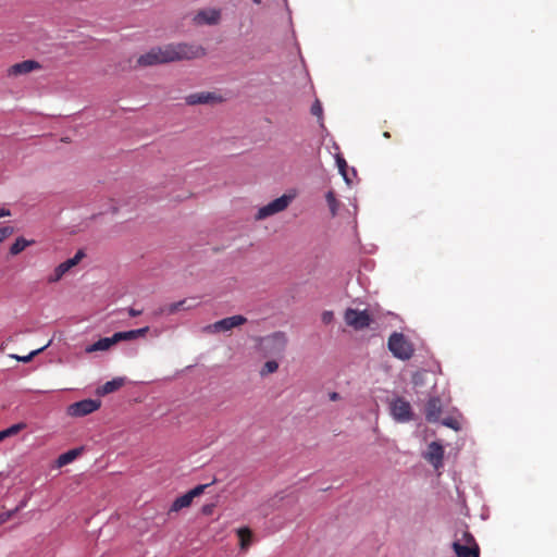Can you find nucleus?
Wrapping results in <instances>:
<instances>
[{"mask_svg":"<svg viewBox=\"0 0 557 557\" xmlns=\"http://www.w3.org/2000/svg\"><path fill=\"white\" fill-rule=\"evenodd\" d=\"M168 51V60L170 62L195 60L203 58L207 54V50L196 44L178 42L165 45Z\"/></svg>","mask_w":557,"mask_h":557,"instance_id":"obj_1","label":"nucleus"},{"mask_svg":"<svg viewBox=\"0 0 557 557\" xmlns=\"http://www.w3.org/2000/svg\"><path fill=\"white\" fill-rule=\"evenodd\" d=\"M387 347L393 356L400 360H409L414 354L413 345L403 333L394 332L388 337Z\"/></svg>","mask_w":557,"mask_h":557,"instance_id":"obj_2","label":"nucleus"},{"mask_svg":"<svg viewBox=\"0 0 557 557\" xmlns=\"http://www.w3.org/2000/svg\"><path fill=\"white\" fill-rule=\"evenodd\" d=\"M293 198H294V195H283L278 198L272 200L271 202L261 207L258 210V212L255 216L256 220H258V221L264 220L271 215H274L276 213L284 211L289 206Z\"/></svg>","mask_w":557,"mask_h":557,"instance_id":"obj_3","label":"nucleus"},{"mask_svg":"<svg viewBox=\"0 0 557 557\" xmlns=\"http://www.w3.org/2000/svg\"><path fill=\"white\" fill-rule=\"evenodd\" d=\"M261 348L265 355H281L287 344L284 333L275 332L267 337L260 338Z\"/></svg>","mask_w":557,"mask_h":557,"instance_id":"obj_4","label":"nucleus"},{"mask_svg":"<svg viewBox=\"0 0 557 557\" xmlns=\"http://www.w3.org/2000/svg\"><path fill=\"white\" fill-rule=\"evenodd\" d=\"M166 47H153L148 52L137 59V65L141 67L152 66L162 63H169Z\"/></svg>","mask_w":557,"mask_h":557,"instance_id":"obj_5","label":"nucleus"},{"mask_svg":"<svg viewBox=\"0 0 557 557\" xmlns=\"http://www.w3.org/2000/svg\"><path fill=\"white\" fill-rule=\"evenodd\" d=\"M344 320L347 325L355 330H363L370 326L372 319L367 310H357L348 308L344 313Z\"/></svg>","mask_w":557,"mask_h":557,"instance_id":"obj_6","label":"nucleus"},{"mask_svg":"<svg viewBox=\"0 0 557 557\" xmlns=\"http://www.w3.org/2000/svg\"><path fill=\"white\" fill-rule=\"evenodd\" d=\"M392 417L398 422H409L412 420V408L409 401L403 397H397L389 404Z\"/></svg>","mask_w":557,"mask_h":557,"instance_id":"obj_7","label":"nucleus"},{"mask_svg":"<svg viewBox=\"0 0 557 557\" xmlns=\"http://www.w3.org/2000/svg\"><path fill=\"white\" fill-rule=\"evenodd\" d=\"M100 406L101 403L98 399H83L81 401L71 404L67 407L66 412L71 417H84L95 412L100 408Z\"/></svg>","mask_w":557,"mask_h":557,"instance_id":"obj_8","label":"nucleus"},{"mask_svg":"<svg viewBox=\"0 0 557 557\" xmlns=\"http://www.w3.org/2000/svg\"><path fill=\"white\" fill-rule=\"evenodd\" d=\"M246 322L247 319L244 315L237 314L219 320L213 324L206 326L205 330L214 333L227 332L234 327L245 324Z\"/></svg>","mask_w":557,"mask_h":557,"instance_id":"obj_9","label":"nucleus"},{"mask_svg":"<svg viewBox=\"0 0 557 557\" xmlns=\"http://www.w3.org/2000/svg\"><path fill=\"white\" fill-rule=\"evenodd\" d=\"M208 484H200L188 491L186 494L177 497L170 507V512H177L183 508L189 507L195 497L200 496L205 490L208 487Z\"/></svg>","mask_w":557,"mask_h":557,"instance_id":"obj_10","label":"nucleus"},{"mask_svg":"<svg viewBox=\"0 0 557 557\" xmlns=\"http://www.w3.org/2000/svg\"><path fill=\"white\" fill-rule=\"evenodd\" d=\"M222 101L223 98L221 96L211 91L194 92L185 97V102L188 106L213 104Z\"/></svg>","mask_w":557,"mask_h":557,"instance_id":"obj_11","label":"nucleus"},{"mask_svg":"<svg viewBox=\"0 0 557 557\" xmlns=\"http://www.w3.org/2000/svg\"><path fill=\"white\" fill-rule=\"evenodd\" d=\"M193 21L196 25H218L221 21V10L214 8L199 10Z\"/></svg>","mask_w":557,"mask_h":557,"instance_id":"obj_12","label":"nucleus"},{"mask_svg":"<svg viewBox=\"0 0 557 557\" xmlns=\"http://www.w3.org/2000/svg\"><path fill=\"white\" fill-rule=\"evenodd\" d=\"M199 305L196 298H189V299H183L176 302H172L170 305H166L162 308H160L158 311L154 312L156 315L161 314H174L181 310H191L196 308Z\"/></svg>","mask_w":557,"mask_h":557,"instance_id":"obj_13","label":"nucleus"},{"mask_svg":"<svg viewBox=\"0 0 557 557\" xmlns=\"http://www.w3.org/2000/svg\"><path fill=\"white\" fill-rule=\"evenodd\" d=\"M424 459L435 469H440L443 466L444 447L438 442L430 443Z\"/></svg>","mask_w":557,"mask_h":557,"instance_id":"obj_14","label":"nucleus"},{"mask_svg":"<svg viewBox=\"0 0 557 557\" xmlns=\"http://www.w3.org/2000/svg\"><path fill=\"white\" fill-rule=\"evenodd\" d=\"M442 413V400L438 397H431L425 406V419L429 422H436Z\"/></svg>","mask_w":557,"mask_h":557,"instance_id":"obj_15","label":"nucleus"},{"mask_svg":"<svg viewBox=\"0 0 557 557\" xmlns=\"http://www.w3.org/2000/svg\"><path fill=\"white\" fill-rule=\"evenodd\" d=\"M40 69H41V65L39 62L34 61V60H25L23 62L12 65L8 72H9V75L16 76V75H22V74H27L32 71L40 70Z\"/></svg>","mask_w":557,"mask_h":557,"instance_id":"obj_16","label":"nucleus"},{"mask_svg":"<svg viewBox=\"0 0 557 557\" xmlns=\"http://www.w3.org/2000/svg\"><path fill=\"white\" fill-rule=\"evenodd\" d=\"M451 547L456 557H480V547L478 544L463 545L459 542H453Z\"/></svg>","mask_w":557,"mask_h":557,"instance_id":"obj_17","label":"nucleus"},{"mask_svg":"<svg viewBox=\"0 0 557 557\" xmlns=\"http://www.w3.org/2000/svg\"><path fill=\"white\" fill-rule=\"evenodd\" d=\"M148 331H149V327L145 326V327H141L138 330H132V331H126V332H116L113 334V337H114V341L116 344L121 341H133L138 337L145 336L148 333Z\"/></svg>","mask_w":557,"mask_h":557,"instance_id":"obj_18","label":"nucleus"},{"mask_svg":"<svg viewBox=\"0 0 557 557\" xmlns=\"http://www.w3.org/2000/svg\"><path fill=\"white\" fill-rule=\"evenodd\" d=\"M236 534L239 539V548L243 552H247L252 544L253 533L250 528L243 527L236 530Z\"/></svg>","mask_w":557,"mask_h":557,"instance_id":"obj_19","label":"nucleus"},{"mask_svg":"<svg viewBox=\"0 0 557 557\" xmlns=\"http://www.w3.org/2000/svg\"><path fill=\"white\" fill-rule=\"evenodd\" d=\"M113 345H115V341H114L113 336L112 337H103V338H100L99 341H97L96 343L87 346L85 351L87 354H91V352H95V351L108 350Z\"/></svg>","mask_w":557,"mask_h":557,"instance_id":"obj_20","label":"nucleus"},{"mask_svg":"<svg viewBox=\"0 0 557 557\" xmlns=\"http://www.w3.org/2000/svg\"><path fill=\"white\" fill-rule=\"evenodd\" d=\"M125 384L124 377H114L111 381L106 382L99 389L98 394L108 395L120 389Z\"/></svg>","mask_w":557,"mask_h":557,"instance_id":"obj_21","label":"nucleus"},{"mask_svg":"<svg viewBox=\"0 0 557 557\" xmlns=\"http://www.w3.org/2000/svg\"><path fill=\"white\" fill-rule=\"evenodd\" d=\"M454 542H459L463 545L478 544L474 536L466 528L456 531Z\"/></svg>","mask_w":557,"mask_h":557,"instance_id":"obj_22","label":"nucleus"},{"mask_svg":"<svg viewBox=\"0 0 557 557\" xmlns=\"http://www.w3.org/2000/svg\"><path fill=\"white\" fill-rule=\"evenodd\" d=\"M79 454H81V449H78V448L71 449V450L59 456L58 465L60 467L66 466V465L71 463L72 461H74Z\"/></svg>","mask_w":557,"mask_h":557,"instance_id":"obj_23","label":"nucleus"},{"mask_svg":"<svg viewBox=\"0 0 557 557\" xmlns=\"http://www.w3.org/2000/svg\"><path fill=\"white\" fill-rule=\"evenodd\" d=\"M33 242L26 240L23 237H18L10 247L11 255L15 256L21 253L26 247L32 245Z\"/></svg>","mask_w":557,"mask_h":557,"instance_id":"obj_24","label":"nucleus"},{"mask_svg":"<svg viewBox=\"0 0 557 557\" xmlns=\"http://www.w3.org/2000/svg\"><path fill=\"white\" fill-rule=\"evenodd\" d=\"M85 253L84 251L81 249L78 250L75 256L73 258H70L67 259L66 261L62 262V267L64 268V270L66 271V273L72 269L74 268L75 265H77L79 263V261L84 258Z\"/></svg>","mask_w":557,"mask_h":557,"instance_id":"obj_25","label":"nucleus"},{"mask_svg":"<svg viewBox=\"0 0 557 557\" xmlns=\"http://www.w3.org/2000/svg\"><path fill=\"white\" fill-rule=\"evenodd\" d=\"M85 253L84 251L81 249L78 250L75 256L73 258H70L67 259L66 261L62 262V267L64 268V270L66 271V273L72 269L74 268L75 265H77L79 263V261L84 258Z\"/></svg>","mask_w":557,"mask_h":557,"instance_id":"obj_26","label":"nucleus"},{"mask_svg":"<svg viewBox=\"0 0 557 557\" xmlns=\"http://www.w3.org/2000/svg\"><path fill=\"white\" fill-rule=\"evenodd\" d=\"M50 343H48L47 345L36 349V350H33L30 354H28L27 356H17V355H10L11 358L17 360V361H22V362H29L35 356H37L38 354H40L41 351H44L48 346H49Z\"/></svg>","mask_w":557,"mask_h":557,"instance_id":"obj_27","label":"nucleus"},{"mask_svg":"<svg viewBox=\"0 0 557 557\" xmlns=\"http://www.w3.org/2000/svg\"><path fill=\"white\" fill-rule=\"evenodd\" d=\"M325 199H326L327 206L332 212V215H335L337 212V208H338V201L336 199L334 191H332V190L327 191V194L325 195Z\"/></svg>","mask_w":557,"mask_h":557,"instance_id":"obj_28","label":"nucleus"},{"mask_svg":"<svg viewBox=\"0 0 557 557\" xmlns=\"http://www.w3.org/2000/svg\"><path fill=\"white\" fill-rule=\"evenodd\" d=\"M277 369H278V363L274 360H269L263 364V367L260 371V374H261V376H265L268 374L276 372Z\"/></svg>","mask_w":557,"mask_h":557,"instance_id":"obj_29","label":"nucleus"},{"mask_svg":"<svg viewBox=\"0 0 557 557\" xmlns=\"http://www.w3.org/2000/svg\"><path fill=\"white\" fill-rule=\"evenodd\" d=\"M66 273V271L64 270V268L62 267V264L60 263L55 269H54V272L51 276H49L48 278V282L49 283H55L58 281H60L64 274Z\"/></svg>","mask_w":557,"mask_h":557,"instance_id":"obj_30","label":"nucleus"},{"mask_svg":"<svg viewBox=\"0 0 557 557\" xmlns=\"http://www.w3.org/2000/svg\"><path fill=\"white\" fill-rule=\"evenodd\" d=\"M337 166H338V170H339L341 174L343 175L344 180H345L348 184H350V178H349V177H348V175H347V163H346V161H345L343 158H341V157H338V158H337Z\"/></svg>","mask_w":557,"mask_h":557,"instance_id":"obj_31","label":"nucleus"},{"mask_svg":"<svg viewBox=\"0 0 557 557\" xmlns=\"http://www.w3.org/2000/svg\"><path fill=\"white\" fill-rule=\"evenodd\" d=\"M13 233L14 228L12 226L0 227V243H2L5 238L11 236Z\"/></svg>","mask_w":557,"mask_h":557,"instance_id":"obj_32","label":"nucleus"},{"mask_svg":"<svg viewBox=\"0 0 557 557\" xmlns=\"http://www.w3.org/2000/svg\"><path fill=\"white\" fill-rule=\"evenodd\" d=\"M322 106L320 101L317 100L311 107V114L320 119L322 116Z\"/></svg>","mask_w":557,"mask_h":557,"instance_id":"obj_33","label":"nucleus"},{"mask_svg":"<svg viewBox=\"0 0 557 557\" xmlns=\"http://www.w3.org/2000/svg\"><path fill=\"white\" fill-rule=\"evenodd\" d=\"M443 424L450 428V429H454V430H459V422L454 419V418H448V419H445L443 421Z\"/></svg>","mask_w":557,"mask_h":557,"instance_id":"obj_34","label":"nucleus"},{"mask_svg":"<svg viewBox=\"0 0 557 557\" xmlns=\"http://www.w3.org/2000/svg\"><path fill=\"white\" fill-rule=\"evenodd\" d=\"M24 426L25 425L23 423H17V424L11 425L10 428L7 429L9 436L17 434L22 429H24Z\"/></svg>","mask_w":557,"mask_h":557,"instance_id":"obj_35","label":"nucleus"},{"mask_svg":"<svg viewBox=\"0 0 557 557\" xmlns=\"http://www.w3.org/2000/svg\"><path fill=\"white\" fill-rule=\"evenodd\" d=\"M333 318H334V314H333V312H332V311H324V312L322 313V317H321L322 322H323V323H325V324L331 323V322H332V320H333Z\"/></svg>","mask_w":557,"mask_h":557,"instance_id":"obj_36","label":"nucleus"},{"mask_svg":"<svg viewBox=\"0 0 557 557\" xmlns=\"http://www.w3.org/2000/svg\"><path fill=\"white\" fill-rule=\"evenodd\" d=\"M127 311L131 317H138L143 313V310H137L135 308H129Z\"/></svg>","mask_w":557,"mask_h":557,"instance_id":"obj_37","label":"nucleus"},{"mask_svg":"<svg viewBox=\"0 0 557 557\" xmlns=\"http://www.w3.org/2000/svg\"><path fill=\"white\" fill-rule=\"evenodd\" d=\"M339 398H341V396H339V394H338V393H336V392H332V393H330V400H332V401H336V400H338Z\"/></svg>","mask_w":557,"mask_h":557,"instance_id":"obj_38","label":"nucleus"},{"mask_svg":"<svg viewBox=\"0 0 557 557\" xmlns=\"http://www.w3.org/2000/svg\"><path fill=\"white\" fill-rule=\"evenodd\" d=\"M8 215H10V211L4 208H1L0 209V218L8 216Z\"/></svg>","mask_w":557,"mask_h":557,"instance_id":"obj_39","label":"nucleus"},{"mask_svg":"<svg viewBox=\"0 0 557 557\" xmlns=\"http://www.w3.org/2000/svg\"><path fill=\"white\" fill-rule=\"evenodd\" d=\"M9 436L8 430L0 431V442Z\"/></svg>","mask_w":557,"mask_h":557,"instance_id":"obj_40","label":"nucleus"},{"mask_svg":"<svg viewBox=\"0 0 557 557\" xmlns=\"http://www.w3.org/2000/svg\"><path fill=\"white\" fill-rule=\"evenodd\" d=\"M383 136H384L385 138H389V137H391V134H389L388 132H384V133H383Z\"/></svg>","mask_w":557,"mask_h":557,"instance_id":"obj_41","label":"nucleus"},{"mask_svg":"<svg viewBox=\"0 0 557 557\" xmlns=\"http://www.w3.org/2000/svg\"><path fill=\"white\" fill-rule=\"evenodd\" d=\"M255 3L259 4L261 0H252Z\"/></svg>","mask_w":557,"mask_h":557,"instance_id":"obj_42","label":"nucleus"},{"mask_svg":"<svg viewBox=\"0 0 557 557\" xmlns=\"http://www.w3.org/2000/svg\"><path fill=\"white\" fill-rule=\"evenodd\" d=\"M209 511H210V510H209V507H206V508H205V512H209Z\"/></svg>","mask_w":557,"mask_h":557,"instance_id":"obj_43","label":"nucleus"},{"mask_svg":"<svg viewBox=\"0 0 557 557\" xmlns=\"http://www.w3.org/2000/svg\"><path fill=\"white\" fill-rule=\"evenodd\" d=\"M209 511H210V510H209V507H206V508H205V512H209Z\"/></svg>","mask_w":557,"mask_h":557,"instance_id":"obj_44","label":"nucleus"}]
</instances>
